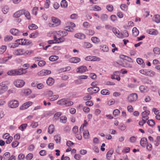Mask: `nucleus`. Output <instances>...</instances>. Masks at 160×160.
<instances>
[{"label":"nucleus","instance_id":"1","mask_svg":"<svg viewBox=\"0 0 160 160\" xmlns=\"http://www.w3.org/2000/svg\"><path fill=\"white\" fill-rule=\"evenodd\" d=\"M52 22L53 23H49L48 25L50 27H56L59 26L61 24V21L58 18L52 17L51 18Z\"/></svg>","mask_w":160,"mask_h":160},{"label":"nucleus","instance_id":"2","mask_svg":"<svg viewBox=\"0 0 160 160\" xmlns=\"http://www.w3.org/2000/svg\"><path fill=\"white\" fill-rule=\"evenodd\" d=\"M16 42L18 43V45H28L31 44L32 43V41L30 40L22 38L16 40Z\"/></svg>","mask_w":160,"mask_h":160},{"label":"nucleus","instance_id":"3","mask_svg":"<svg viewBox=\"0 0 160 160\" xmlns=\"http://www.w3.org/2000/svg\"><path fill=\"white\" fill-rule=\"evenodd\" d=\"M66 31H67L66 30H64L63 31H59L57 32L55 31H52L48 33V34L55 35L57 33L58 37L61 36L62 37H64L66 36L68 34V32Z\"/></svg>","mask_w":160,"mask_h":160},{"label":"nucleus","instance_id":"4","mask_svg":"<svg viewBox=\"0 0 160 160\" xmlns=\"http://www.w3.org/2000/svg\"><path fill=\"white\" fill-rule=\"evenodd\" d=\"M19 103L18 100H12L10 101L8 104V106L11 108H15L18 107Z\"/></svg>","mask_w":160,"mask_h":160},{"label":"nucleus","instance_id":"5","mask_svg":"<svg viewBox=\"0 0 160 160\" xmlns=\"http://www.w3.org/2000/svg\"><path fill=\"white\" fill-rule=\"evenodd\" d=\"M138 95L136 93H133L130 94L128 97V101L130 102H132L135 101L137 99Z\"/></svg>","mask_w":160,"mask_h":160},{"label":"nucleus","instance_id":"6","mask_svg":"<svg viewBox=\"0 0 160 160\" xmlns=\"http://www.w3.org/2000/svg\"><path fill=\"white\" fill-rule=\"evenodd\" d=\"M14 83L16 87L21 88L24 85L25 82L22 80L18 79L14 81Z\"/></svg>","mask_w":160,"mask_h":160},{"label":"nucleus","instance_id":"7","mask_svg":"<svg viewBox=\"0 0 160 160\" xmlns=\"http://www.w3.org/2000/svg\"><path fill=\"white\" fill-rule=\"evenodd\" d=\"M85 59L89 61H99L101 60L100 58L92 56H87L85 58Z\"/></svg>","mask_w":160,"mask_h":160},{"label":"nucleus","instance_id":"8","mask_svg":"<svg viewBox=\"0 0 160 160\" xmlns=\"http://www.w3.org/2000/svg\"><path fill=\"white\" fill-rule=\"evenodd\" d=\"M32 102L31 101H28L23 103L19 108L21 110H24L27 109L32 104Z\"/></svg>","mask_w":160,"mask_h":160},{"label":"nucleus","instance_id":"9","mask_svg":"<svg viewBox=\"0 0 160 160\" xmlns=\"http://www.w3.org/2000/svg\"><path fill=\"white\" fill-rule=\"evenodd\" d=\"M88 70L87 67L85 66H79L76 69V71L78 73H84Z\"/></svg>","mask_w":160,"mask_h":160},{"label":"nucleus","instance_id":"10","mask_svg":"<svg viewBox=\"0 0 160 160\" xmlns=\"http://www.w3.org/2000/svg\"><path fill=\"white\" fill-rule=\"evenodd\" d=\"M87 90L88 92L92 94L94 93L98 92L99 90V88L98 87H93L88 88Z\"/></svg>","mask_w":160,"mask_h":160},{"label":"nucleus","instance_id":"11","mask_svg":"<svg viewBox=\"0 0 160 160\" xmlns=\"http://www.w3.org/2000/svg\"><path fill=\"white\" fill-rule=\"evenodd\" d=\"M10 32L12 34L15 36H20L22 33L21 32L19 31L18 29L15 28L11 29Z\"/></svg>","mask_w":160,"mask_h":160},{"label":"nucleus","instance_id":"12","mask_svg":"<svg viewBox=\"0 0 160 160\" xmlns=\"http://www.w3.org/2000/svg\"><path fill=\"white\" fill-rule=\"evenodd\" d=\"M112 31L113 33L118 38H122V33H120L118 30L115 28H113L112 29Z\"/></svg>","mask_w":160,"mask_h":160},{"label":"nucleus","instance_id":"13","mask_svg":"<svg viewBox=\"0 0 160 160\" xmlns=\"http://www.w3.org/2000/svg\"><path fill=\"white\" fill-rule=\"evenodd\" d=\"M24 13V9L19 10L13 14V16L15 18H18Z\"/></svg>","mask_w":160,"mask_h":160},{"label":"nucleus","instance_id":"14","mask_svg":"<svg viewBox=\"0 0 160 160\" xmlns=\"http://www.w3.org/2000/svg\"><path fill=\"white\" fill-rule=\"evenodd\" d=\"M53 39L56 41V43H61L64 42L65 41V39L63 37H61L60 38H58L57 37L54 36L53 37Z\"/></svg>","mask_w":160,"mask_h":160},{"label":"nucleus","instance_id":"15","mask_svg":"<svg viewBox=\"0 0 160 160\" xmlns=\"http://www.w3.org/2000/svg\"><path fill=\"white\" fill-rule=\"evenodd\" d=\"M16 75H21V74H25L27 72L26 69L20 68L18 69H16Z\"/></svg>","mask_w":160,"mask_h":160},{"label":"nucleus","instance_id":"16","mask_svg":"<svg viewBox=\"0 0 160 160\" xmlns=\"http://www.w3.org/2000/svg\"><path fill=\"white\" fill-rule=\"evenodd\" d=\"M74 37L80 39H84L85 38V35L82 33H78L74 35Z\"/></svg>","mask_w":160,"mask_h":160},{"label":"nucleus","instance_id":"17","mask_svg":"<svg viewBox=\"0 0 160 160\" xmlns=\"http://www.w3.org/2000/svg\"><path fill=\"white\" fill-rule=\"evenodd\" d=\"M8 82L7 81L3 82L0 83V87L1 88L3 89L6 91L8 89V87L7 86Z\"/></svg>","mask_w":160,"mask_h":160},{"label":"nucleus","instance_id":"18","mask_svg":"<svg viewBox=\"0 0 160 160\" xmlns=\"http://www.w3.org/2000/svg\"><path fill=\"white\" fill-rule=\"evenodd\" d=\"M24 49H19L15 50L13 52V53L16 55H22L23 54Z\"/></svg>","mask_w":160,"mask_h":160},{"label":"nucleus","instance_id":"19","mask_svg":"<svg viewBox=\"0 0 160 160\" xmlns=\"http://www.w3.org/2000/svg\"><path fill=\"white\" fill-rule=\"evenodd\" d=\"M147 32L152 35H157L158 33V31L154 29H150L147 31Z\"/></svg>","mask_w":160,"mask_h":160},{"label":"nucleus","instance_id":"20","mask_svg":"<svg viewBox=\"0 0 160 160\" xmlns=\"http://www.w3.org/2000/svg\"><path fill=\"white\" fill-rule=\"evenodd\" d=\"M22 93L23 95L27 96L31 93V91L30 89L28 88L24 89L22 90Z\"/></svg>","mask_w":160,"mask_h":160},{"label":"nucleus","instance_id":"21","mask_svg":"<svg viewBox=\"0 0 160 160\" xmlns=\"http://www.w3.org/2000/svg\"><path fill=\"white\" fill-rule=\"evenodd\" d=\"M80 61V58L78 57H72L69 59L70 62L72 63H77Z\"/></svg>","mask_w":160,"mask_h":160},{"label":"nucleus","instance_id":"22","mask_svg":"<svg viewBox=\"0 0 160 160\" xmlns=\"http://www.w3.org/2000/svg\"><path fill=\"white\" fill-rule=\"evenodd\" d=\"M120 58L122 59H125L127 60L130 62H133V60L128 56L123 55H121L120 56Z\"/></svg>","mask_w":160,"mask_h":160},{"label":"nucleus","instance_id":"23","mask_svg":"<svg viewBox=\"0 0 160 160\" xmlns=\"http://www.w3.org/2000/svg\"><path fill=\"white\" fill-rule=\"evenodd\" d=\"M152 20L157 23H159L160 22V16L158 14L154 15L153 17Z\"/></svg>","mask_w":160,"mask_h":160},{"label":"nucleus","instance_id":"24","mask_svg":"<svg viewBox=\"0 0 160 160\" xmlns=\"http://www.w3.org/2000/svg\"><path fill=\"white\" fill-rule=\"evenodd\" d=\"M148 143L147 139L145 138H142L140 141V144L143 147H145Z\"/></svg>","mask_w":160,"mask_h":160},{"label":"nucleus","instance_id":"25","mask_svg":"<svg viewBox=\"0 0 160 160\" xmlns=\"http://www.w3.org/2000/svg\"><path fill=\"white\" fill-rule=\"evenodd\" d=\"M91 40L94 43L98 44L100 41V39L96 37H93L91 38Z\"/></svg>","mask_w":160,"mask_h":160},{"label":"nucleus","instance_id":"26","mask_svg":"<svg viewBox=\"0 0 160 160\" xmlns=\"http://www.w3.org/2000/svg\"><path fill=\"white\" fill-rule=\"evenodd\" d=\"M54 79L51 77L49 78L47 80L46 82L47 84L49 86L52 85L54 83Z\"/></svg>","mask_w":160,"mask_h":160},{"label":"nucleus","instance_id":"27","mask_svg":"<svg viewBox=\"0 0 160 160\" xmlns=\"http://www.w3.org/2000/svg\"><path fill=\"white\" fill-rule=\"evenodd\" d=\"M9 8L7 6H5L2 7V11L4 14H7L8 12Z\"/></svg>","mask_w":160,"mask_h":160},{"label":"nucleus","instance_id":"28","mask_svg":"<svg viewBox=\"0 0 160 160\" xmlns=\"http://www.w3.org/2000/svg\"><path fill=\"white\" fill-rule=\"evenodd\" d=\"M155 75V72L150 69H148L147 76H150L151 77H153Z\"/></svg>","mask_w":160,"mask_h":160},{"label":"nucleus","instance_id":"29","mask_svg":"<svg viewBox=\"0 0 160 160\" xmlns=\"http://www.w3.org/2000/svg\"><path fill=\"white\" fill-rule=\"evenodd\" d=\"M62 113L61 112H58L56 113L54 115L53 119L54 120H57L59 118V117L61 115Z\"/></svg>","mask_w":160,"mask_h":160},{"label":"nucleus","instance_id":"30","mask_svg":"<svg viewBox=\"0 0 160 160\" xmlns=\"http://www.w3.org/2000/svg\"><path fill=\"white\" fill-rule=\"evenodd\" d=\"M54 130V126L53 125H50L48 128V132L50 134H52Z\"/></svg>","mask_w":160,"mask_h":160},{"label":"nucleus","instance_id":"31","mask_svg":"<svg viewBox=\"0 0 160 160\" xmlns=\"http://www.w3.org/2000/svg\"><path fill=\"white\" fill-rule=\"evenodd\" d=\"M91 10L94 11H100L101 10V8L98 6L94 5L91 7Z\"/></svg>","mask_w":160,"mask_h":160},{"label":"nucleus","instance_id":"32","mask_svg":"<svg viewBox=\"0 0 160 160\" xmlns=\"http://www.w3.org/2000/svg\"><path fill=\"white\" fill-rule=\"evenodd\" d=\"M101 49L103 52H108L109 49L107 46L106 45H103L101 46Z\"/></svg>","mask_w":160,"mask_h":160},{"label":"nucleus","instance_id":"33","mask_svg":"<svg viewBox=\"0 0 160 160\" xmlns=\"http://www.w3.org/2000/svg\"><path fill=\"white\" fill-rule=\"evenodd\" d=\"M89 132L88 130L84 131L83 132V137L85 139H88L89 138Z\"/></svg>","mask_w":160,"mask_h":160},{"label":"nucleus","instance_id":"34","mask_svg":"<svg viewBox=\"0 0 160 160\" xmlns=\"http://www.w3.org/2000/svg\"><path fill=\"white\" fill-rule=\"evenodd\" d=\"M154 144L157 147L160 145V136L157 137L156 140L154 141Z\"/></svg>","mask_w":160,"mask_h":160},{"label":"nucleus","instance_id":"35","mask_svg":"<svg viewBox=\"0 0 160 160\" xmlns=\"http://www.w3.org/2000/svg\"><path fill=\"white\" fill-rule=\"evenodd\" d=\"M120 72L118 71H117L114 72L113 74L111 75V78L112 79H115V77H118L120 76Z\"/></svg>","mask_w":160,"mask_h":160},{"label":"nucleus","instance_id":"36","mask_svg":"<svg viewBox=\"0 0 160 160\" xmlns=\"http://www.w3.org/2000/svg\"><path fill=\"white\" fill-rule=\"evenodd\" d=\"M26 18L28 20H30L31 19V16L29 12L24 9V13L23 14Z\"/></svg>","mask_w":160,"mask_h":160},{"label":"nucleus","instance_id":"37","mask_svg":"<svg viewBox=\"0 0 160 160\" xmlns=\"http://www.w3.org/2000/svg\"><path fill=\"white\" fill-rule=\"evenodd\" d=\"M16 70H11L8 71L7 74L8 75L16 76Z\"/></svg>","mask_w":160,"mask_h":160},{"label":"nucleus","instance_id":"38","mask_svg":"<svg viewBox=\"0 0 160 160\" xmlns=\"http://www.w3.org/2000/svg\"><path fill=\"white\" fill-rule=\"evenodd\" d=\"M73 103L72 102L70 101L65 99V105L66 107H69L72 105Z\"/></svg>","mask_w":160,"mask_h":160},{"label":"nucleus","instance_id":"39","mask_svg":"<svg viewBox=\"0 0 160 160\" xmlns=\"http://www.w3.org/2000/svg\"><path fill=\"white\" fill-rule=\"evenodd\" d=\"M59 58L58 56L56 55H52L49 58V60L53 62L57 60Z\"/></svg>","mask_w":160,"mask_h":160},{"label":"nucleus","instance_id":"40","mask_svg":"<svg viewBox=\"0 0 160 160\" xmlns=\"http://www.w3.org/2000/svg\"><path fill=\"white\" fill-rule=\"evenodd\" d=\"M132 32L133 35L135 36H137L139 34V31L136 27H134L133 28Z\"/></svg>","mask_w":160,"mask_h":160},{"label":"nucleus","instance_id":"41","mask_svg":"<svg viewBox=\"0 0 160 160\" xmlns=\"http://www.w3.org/2000/svg\"><path fill=\"white\" fill-rule=\"evenodd\" d=\"M28 124H23L20 126L18 128L21 131H23L26 128Z\"/></svg>","mask_w":160,"mask_h":160},{"label":"nucleus","instance_id":"42","mask_svg":"<svg viewBox=\"0 0 160 160\" xmlns=\"http://www.w3.org/2000/svg\"><path fill=\"white\" fill-rule=\"evenodd\" d=\"M68 4L65 0H62L61 2V6L62 7L65 8L67 7Z\"/></svg>","mask_w":160,"mask_h":160},{"label":"nucleus","instance_id":"43","mask_svg":"<svg viewBox=\"0 0 160 160\" xmlns=\"http://www.w3.org/2000/svg\"><path fill=\"white\" fill-rule=\"evenodd\" d=\"M7 47L5 45H2L0 47V54H2L6 50Z\"/></svg>","mask_w":160,"mask_h":160},{"label":"nucleus","instance_id":"44","mask_svg":"<svg viewBox=\"0 0 160 160\" xmlns=\"http://www.w3.org/2000/svg\"><path fill=\"white\" fill-rule=\"evenodd\" d=\"M148 124L150 127H152L155 125V122L152 119L148 120L147 122Z\"/></svg>","mask_w":160,"mask_h":160},{"label":"nucleus","instance_id":"45","mask_svg":"<svg viewBox=\"0 0 160 160\" xmlns=\"http://www.w3.org/2000/svg\"><path fill=\"white\" fill-rule=\"evenodd\" d=\"M28 28L30 30H33L37 29L38 27L35 24H32L29 25Z\"/></svg>","mask_w":160,"mask_h":160},{"label":"nucleus","instance_id":"46","mask_svg":"<svg viewBox=\"0 0 160 160\" xmlns=\"http://www.w3.org/2000/svg\"><path fill=\"white\" fill-rule=\"evenodd\" d=\"M39 33L38 32L36 31L34 32H33L30 34L29 35L30 38H34L38 36Z\"/></svg>","mask_w":160,"mask_h":160},{"label":"nucleus","instance_id":"47","mask_svg":"<svg viewBox=\"0 0 160 160\" xmlns=\"http://www.w3.org/2000/svg\"><path fill=\"white\" fill-rule=\"evenodd\" d=\"M92 44L88 42H85L83 44V47L86 48H90L92 47Z\"/></svg>","mask_w":160,"mask_h":160},{"label":"nucleus","instance_id":"48","mask_svg":"<svg viewBox=\"0 0 160 160\" xmlns=\"http://www.w3.org/2000/svg\"><path fill=\"white\" fill-rule=\"evenodd\" d=\"M67 121V118L65 116H62L60 118V122L64 123H65Z\"/></svg>","mask_w":160,"mask_h":160},{"label":"nucleus","instance_id":"49","mask_svg":"<svg viewBox=\"0 0 160 160\" xmlns=\"http://www.w3.org/2000/svg\"><path fill=\"white\" fill-rule=\"evenodd\" d=\"M101 93L102 94L104 95H108L110 94L109 91L106 89H104L102 90Z\"/></svg>","mask_w":160,"mask_h":160},{"label":"nucleus","instance_id":"50","mask_svg":"<svg viewBox=\"0 0 160 160\" xmlns=\"http://www.w3.org/2000/svg\"><path fill=\"white\" fill-rule=\"evenodd\" d=\"M54 139L57 143H59L61 140V137L59 135H56L54 137Z\"/></svg>","mask_w":160,"mask_h":160},{"label":"nucleus","instance_id":"51","mask_svg":"<svg viewBox=\"0 0 160 160\" xmlns=\"http://www.w3.org/2000/svg\"><path fill=\"white\" fill-rule=\"evenodd\" d=\"M10 156V154L9 152H5L3 156L2 157L4 159H8Z\"/></svg>","mask_w":160,"mask_h":160},{"label":"nucleus","instance_id":"52","mask_svg":"<svg viewBox=\"0 0 160 160\" xmlns=\"http://www.w3.org/2000/svg\"><path fill=\"white\" fill-rule=\"evenodd\" d=\"M121 9L125 11H126L128 9V6L125 4H122L120 5Z\"/></svg>","mask_w":160,"mask_h":160},{"label":"nucleus","instance_id":"53","mask_svg":"<svg viewBox=\"0 0 160 160\" xmlns=\"http://www.w3.org/2000/svg\"><path fill=\"white\" fill-rule=\"evenodd\" d=\"M113 153V151H109L107 154L106 157L108 160H110L112 155Z\"/></svg>","mask_w":160,"mask_h":160},{"label":"nucleus","instance_id":"54","mask_svg":"<svg viewBox=\"0 0 160 160\" xmlns=\"http://www.w3.org/2000/svg\"><path fill=\"white\" fill-rule=\"evenodd\" d=\"M38 122L32 121L31 123L30 126L32 128H35L38 126Z\"/></svg>","mask_w":160,"mask_h":160},{"label":"nucleus","instance_id":"55","mask_svg":"<svg viewBox=\"0 0 160 160\" xmlns=\"http://www.w3.org/2000/svg\"><path fill=\"white\" fill-rule=\"evenodd\" d=\"M65 99L63 98L58 100L57 102V104L59 105H64Z\"/></svg>","mask_w":160,"mask_h":160},{"label":"nucleus","instance_id":"56","mask_svg":"<svg viewBox=\"0 0 160 160\" xmlns=\"http://www.w3.org/2000/svg\"><path fill=\"white\" fill-rule=\"evenodd\" d=\"M18 45L16 42V41H15V43H11L9 44V47L10 48H15L18 47Z\"/></svg>","mask_w":160,"mask_h":160},{"label":"nucleus","instance_id":"57","mask_svg":"<svg viewBox=\"0 0 160 160\" xmlns=\"http://www.w3.org/2000/svg\"><path fill=\"white\" fill-rule=\"evenodd\" d=\"M88 125V122H87L86 120H84L83 124L81 126L80 128V132H81L82 131H83V128L85 127H86Z\"/></svg>","mask_w":160,"mask_h":160},{"label":"nucleus","instance_id":"58","mask_svg":"<svg viewBox=\"0 0 160 160\" xmlns=\"http://www.w3.org/2000/svg\"><path fill=\"white\" fill-rule=\"evenodd\" d=\"M13 38V37L11 35H7L4 38V40L5 42H8L11 41Z\"/></svg>","mask_w":160,"mask_h":160},{"label":"nucleus","instance_id":"59","mask_svg":"<svg viewBox=\"0 0 160 160\" xmlns=\"http://www.w3.org/2000/svg\"><path fill=\"white\" fill-rule=\"evenodd\" d=\"M153 51L154 54L159 55L160 54V49L157 47L154 48L153 49Z\"/></svg>","mask_w":160,"mask_h":160},{"label":"nucleus","instance_id":"60","mask_svg":"<svg viewBox=\"0 0 160 160\" xmlns=\"http://www.w3.org/2000/svg\"><path fill=\"white\" fill-rule=\"evenodd\" d=\"M82 25L83 27L85 28H90L91 26V25L87 22H84Z\"/></svg>","mask_w":160,"mask_h":160},{"label":"nucleus","instance_id":"61","mask_svg":"<svg viewBox=\"0 0 160 160\" xmlns=\"http://www.w3.org/2000/svg\"><path fill=\"white\" fill-rule=\"evenodd\" d=\"M59 96L58 95H55L51 96L50 100L51 101H54L58 98Z\"/></svg>","mask_w":160,"mask_h":160},{"label":"nucleus","instance_id":"62","mask_svg":"<svg viewBox=\"0 0 160 160\" xmlns=\"http://www.w3.org/2000/svg\"><path fill=\"white\" fill-rule=\"evenodd\" d=\"M137 139V138L136 137L132 136L129 138V141L131 143H134L136 142Z\"/></svg>","mask_w":160,"mask_h":160},{"label":"nucleus","instance_id":"63","mask_svg":"<svg viewBox=\"0 0 160 160\" xmlns=\"http://www.w3.org/2000/svg\"><path fill=\"white\" fill-rule=\"evenodd\" d=\"M33 154L31 153H29L26 157L27 160H31L33 157Z\"/></svg>","mask_w":160,"mask_h":160},{"label":"nucleus","instance_id":"64","mask_svg":"<svg viewBox=\"0 0 160 160\" xmlns=\"http://www.w3.org/2000/svg\"><path fill=\"white\" fill-rule=\"evenodd\" d=\"M38 11V8L37 7H34L32 9V13L33 14L36 15Z\"/></svg>","mask_w":160,"mask_h":160}]
</instances>
